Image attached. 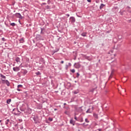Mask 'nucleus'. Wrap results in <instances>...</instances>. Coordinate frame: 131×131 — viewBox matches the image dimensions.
I'll return each instance as SVG.
<instances>
[{
	"mask_svg": "<svg viewBox=\"0 0 131 131\" xmlns=\"http://www.w3.org/2000/svg\"><path fill=\"white\" fill-rule=\"evenodd\" d=\"M63 105H66V103H64Z\"/></svg>",
	"mask_w": 131,
	"mask_h": 131,
	"instance_id": "8fccbe9b",
	"label": "nucleus"
},
{
	"mask_svg": "<svg viewBox=\"0 0 131 131\" xmlns=\"http://www.w3.org/2000/svg\"><path fill=\"white\" fill-rule=\"evenodd\" d=\"M83 58H85V59H86L87 60H88L89 61H91L92 58H90V57L89 56H86L85 55L83 56Z\"/></svg>",
	"mask_w": 131,
	"mask_h": 131,
	"instance_id": "6e6552de",
	"label": "nucleus"
},
{
	"mask_svg": "<svg viewBox=\"0 0 131 131\" xmlns=\"http://www.w3.org/2000/svg\"><path fill=\"white\" fill-rule=\"evenodd\" d=\"M64 114H66L67 115H69V112L67 111H66L64 112Z\"/></svg>",
	"mask_w": 131,
	"mask_h": 131,
	"instance_id": "412c9836",
	"label": "nucleus"
},
{
	"mask_svg": "<svg viewBox=\"0 0 131 131\" xmlns=\"http://www.w3.org/2000/svg\"><path fill=\"white\" fill-rule=\"evenodd\" d=\"M113 73V71L112 72V73H111V76H110V78H111V77H112L111 76H112Z\"/></svg>",
	"mask_w": 131,
	"mask_h": 131,
	"instance_id": "72a5a7b5",
	"label": "nucleus"
},
{
	"mask_svg": "<svg viewBox=\"0 0 131 131\" xmlns=\"http://www.w3.org/2000/svg\"><path fill=\"white\" fill-rule=\"evenodd\" d=\"M86 113H92V112H91V108H89L86 112Z\"/></svg>",
	"mask_w": 131,
	"mask_h": 131,
	"instance_id": "f3484780",
	"label": "nucleus"
},
{
	"mask_svg": "<svg viewBox=\"0 0 131 131\" xmlns=\"http://www.w3.org/2000/svg\"><path fill=\"white\" fill-rule=\"evenodd\" d=\"M33 119L35 122V123H37V119H38V118L37 117H34L33 118Z\"/></svg>",
	"mask_w": 131,
	"mask_h": 131,
	"instance_id": "0eeeda50",
	"label": "nucleus"
},
{
	"mask_svg": "<svg viewBox=\"0 0 131 131\" xmlns=\"http://www.w3.org/2000/svg\"><path fill=\"white\" fill-rule=\"evenodd\" d=\"M15 17L17 18H19V19H23L22 16L21 15V14L19 13H15Z\"/></svg>",
	"mask_w": 131,
	"mask_h": 131,
	"instance_id": "7ed1b4c3",
	"label": "nucleus"
},
{
	"mask_svg": "<svg viewBox=\"0 0 131 131\" xmlns=\"http://www.w3.org/2000/svg\"><path fill=\"white\" fill-rule=\"evenodd\" d=\"M117 1H120V0H117Z\"/></svg>",
	"mask_w": 131,
	"mask_h": 131,
	"instance_id": "603ef678",
	"label": "nucleus"
},
{
	"mask_svg": "<svg viewBox=\"0 0 131 131\" xmlns=\"http://www.w3.org/2000/svg\"><path fill=\"white\" fill-rule=\"evenodd\" d=\"M15 61H16V62H17V63L20 62V58H19V57H16V58H15Z\"/></svg>",
	"mask_w": 131,
	"mask_h": 131,
	"instance_id": "9d476101",
	"label": "nucleus"
},
{
	"mask_svg": "<svg viewBox=\"0 0 131 131\" xmlns=\"http://www.w3.org/2000/svg\"><path fill=\"white\" fill-rule=\"evenodd\" d=\"M93 116H94V117H95V118H98V114H94Z\"/></svg>",
	"mask_w": 131,
	"mask_h": 131,
	"instance_id": "6ab92c4d",
	"label": "nucleus"
},
{
	"mask_svg": "<svg viewBox=\"0 0 131 131\" xmlns=\"http://www.w3.org/2000/svg\"><path fill=\"white\" fill-rule=\"evenodd\" d=\"M84 123H83V125H84Z\"/></svg>",
	"mask_w": 131,
	"mask_h": 131,
	"instance_id": "864d4df0",
	"label": "nucleus"
},
{
	"mask_svg": "<svg viewBox=\"0 0 131 131\" xmlns=\"http://www.w3.org/2000/svg\"><path fill=\"white\" fill-rule=\"evenodd\" d=\"M13 71L17 72V71H19V70H20V68L18 67H14L13 68Z\"/></svg>",
	"mask_w": 131,
	"mask_h": 131,
	"instance_id": "39448f33",
	"label": "nucleus"
},
{
	"mask_svg": "<svg viewBox=\"0 0 131 131\" xmlns=\"http://www.w3.org/2000/svg\"><path fill=\"white\" fill-rule=\"evenodd\" d=\"M57 51H54L53 54H55V53H56Z\"/></svg>",
	"mask_w": 131,
	"mask_h": 131,
	"instance_id": "de8ad7c7",
	"label": "nucleus"
},
{
	"mask_svg": "<svg viewBox=\"0 0 131 131\" xmlns=\"http://www.w3.org/2000/svg\"><path fill=\"white\" fill-rule=\"evenodd\" d=\"M66 69H68V65H66Z\"/></svg>",
	"mask_w": 131,
	"mask_h": 131,
	"instance_id": "58836bf2",
	"label": "nucleus"
},
{
	"mask_svg": "<svg viewBox=\"0 0 131 131\" xmlns=\"http://www.w3.org/2000/svg\"><path fill=\"white\" fill-rule=\"evenodd\" d=\"M9 122H10V120L9 119H7L6 122H5V124L6 125H8V124H9Z\"/></svg>",
	"mask_w": 131,
	"mask_h": 131,
	"instance_id": "ddd939ff",
	"label": "nucleus"
},
{
	"mask_svg": "<svg viewBox=\"0 0 131 131\" xmlns=\"http://www.w3.org/2000/svg\"><path fill=\"white\" fill-rule=\"evenodd\" d=\"M42 5H47V3H42Z\"/></svg>",
	"mask_w": 131,
	"mask_h": 131,
	"instance_id": "37998d69",
	"label": "nucleus"
},
{
	"mask_svg": "<svg viewBox=\"0 0 131 131\" xmlns=\"http://www.w3.org/2000/svg\"><path fill=\"white\" fill-rule=\"evenodd\" d=\"M10 25L11 26H16V24H15V23H10Z\"/></svg>",
	"mask_w": 131,
	"mask_h": 131,
	"instance_id": "a211bd4d",
	"label": "nucleus"
},
{
	"mask_svg": "<svg viewBox=\"0 0 131 131\" xmlns=\"http://www.w3.org/2000/svg\"><path fill=\"white\" fill-rule=\"evenodd\" d=\"M2 40L3 41H6V39H5V38H2Z\"/></svg>",
	"mask_w": 131,
	"mask_h": 131,
	"instance_id": "7c9ffc66",
	"label": "nucleus"
},
{
	"mask_svg": "<svg viewBox=\"0 0 131 131\" xmlns=\"http://www.w3.org/2000/svg\"><path fill=\"white\" fill-rule=\"evenodd\" d=\"M80 64L79 63V62H77V63H75L74 64V67L75 68L78 69V68H80Z\"/></svg>",
	"mask_w": 131,
	"mask_h": 131,
	"instance_id": "20e7f679",
	"label": "nucleus"
},
{
	"mask_svg": "<svg viewBox=\"0 0 131 131\" xmlns=\"http://www.w3.org/2000/svg\"><path fill=\"white\" fill-rule=\"evenodd\" d=\"M98 130H99V131H102V129L99 128V129H98Z\"/></svg>",
	"mask_w": 131,
	"mask_h": 131,
	"instance_id": "79ce46f5",
	"label": "nucleus"
},
{
	"mask_svg": "<svg viewBox=\"0 0 131 131\" xmlns=\"http://www.w3.org/2000/svg\"><path fill=\"white\" fill-rule=\"evenodd\" d=\"M81 35L82 36H84V37L86 36V33L84 32V33H82V34H81Z\"/></svg>",
	"mask_w": 131,
	"mask_h": 131,
	"instance_id": "2eb2a0df",
	"label": "nucleus"
},
{
	"mask_svg": "<svg viewBox=\"0 0 131 131\" xmlns=\"http://www.w3.org/2000/svg\"><path fill=\"white\" fill-rule=\"evenodd\" d=\"M87 2H88V3H92V0H87Z\"/></svg>",
	"mask_w": 131,
	"mask_h": 131,
	"instance_id": "2f4dec72",
	"label": "nucleus"
},
{
	"mask_svg": "<svg viewBox=\"0 0 131 131\" xmlns=\"http://www.w3.org/2000/svg\"><path fill=\"white\" fill-rule=\"evenodd\" d=\"M85 122H86L87 123H89V122H90V121H89V120L88 119H85Z\"/></svg>",
	"mask_w": 131,
	"mask_h": 131,
	"instance_id": "b1692460",
	"label": "nucleus"
},
{
	"mask_svg": "<svg viewBox=\"0 0 131 131\" xmlns=\"http://www.w3.org/2000/svg\"><path fill=\"white\" fill-rule=\"evenodd\" d=\"M17 90L18 92H21V89L18 88Z\"/></svg>",
	"mask_w": 131,
	"mask_h": 131,
	"instance_id": "473e14b6",
	"label": "nucleus"
},
{
	"mask_svg": "<svg viewBox=\"0 0 131 131\" xmlns=\"http://www.w3.org/2000/svg\"><path fill=\"white\" fill-rule=\"evenodd\" d=\"M19 41L21 43H23L24 42V39L23 38H20Z\"/></svg>",
	"mask_w": 131,
	"mask_h": 131,
	"instance_id": "f8f14e48",
	"label": "nucleus"
},
{
	"mask_svg": "<svg viewBox=\"0 0 131 131\" xmlns=\"http://www.w3.org/2000/svg\"><path fill=\"white\" fill-rule=\"evenodd\" d=\"M66 16H68V17H70V15L67 14H66Z\"/></svg>",
	"mask_w": 131,
	"mask_h": 131,
	"instance_id": "ea45409f",
	"label": "nucleus"
},
{
	"mask_svg": "<svg viewBox=\"0 0 131 131\" xmlns=\"http://www.w3.org/2000/svg\"><path fill=\"white\" fill-rule=\"evenodd\" d=\"M70 123H71V124H73V125H75V123H74V121H73V120L71 119L70 120Z\"/></svg>",
	"mask_w": 131,
	"mask_h": 131,
	"instance_id": "9b49d317",
	"label": "nucleus"
},
{
	"mask_svg": "<svg viewBox=\"0 0 131 131\" xmlns=\"http://www.w3.org/2000/svg\"><path fill=\"white\" fill-rule=\"evenodd\" d=\"M42 28H41V32H40V33H42Z\"/></svg>",
	"mask_w": 131,
	"mask_h": 131,
	"instance_id": "e433bc0d",
	"label": "nucleus"
},
{
	"mask_svg": "<svg viewBox=\"0 0 131 131\" xmlns=\"http://www.w3.org/2000/svg\"><path fill=\"white\" fill-rule=\"evenodd\" d=\"M36 38L37 40H40V39H41V36L40 35H37Z\"/></svg>",
	"mask_w": 131,
	"mask_h": 131,
	"instance_id": "423d86ee",
	"label": "nucleus"
},
{
	"mask_svg": "<svg viewBox=\"0 0 131 131\" xmlns=\"http://www.w3.org/2000/svg\"><path fill=\"white\" fill-rule=\"evenodd\" d=\"M22 86H23V85L19 84V85H18L17 88L18 89H19V88H22Z\"/></svg>",
	"mask_w": 131,
	"mask_h": 131,
	"instance_id": "a878e982",
	"label": "nucleus"
},
{
	"mask_svg": "<svg viewBox=\"0 0 131 131\" xmlns=\"http://www.w3.org/2000/svg\"><path fill=\"white\" fill-rule=\"evenodd\" d=\"M0 76H1V77H2V78H3V79H6V77H5V76H4V75L1 74Z\"/></svg>",
	"mask_w": 131,
	"mask_h": 131,
	"instance_id": "4468645a",
	"label": "nucleus"
},
{
	"mask_svg": "<svg viewBox=\"0 0 131 131\" xmlns=\"http://www.w3.org/2000/svg\"><path fill=\"white\" fill-rule=\"evenodd\" d=\"M48 5H50V4H51V1L50 0L48 1Z\"/></svg>",
	"mask_w": 131,
	"mask_h": 131,
	"instance_id": "c756f323",
	"label": "nucleus"
},
{
	"mask_svg": "<svg viewBox=\"0 0 131 131\" xmlns=\"http://www.w3.org/2000/svg\"><path fill=\"white\" fill-rule=\"evenodd\" d=\"M78 93H79L78 90L74 92V94H75V95H76V94H78Z\"/></svg>",
	"mask_w": 131,
	"mask_h": 131,
	"instance_id": "4be33fe9",
	"label": "nucleus"
},
{
	"mask_svg": "<svg viewBox=\"0 0 131 131\" xmlns=\"http://www.w3.org/2000/svg\"><path fill=\"white\" fill-rule=\"evenodd\" d=\"M2 81L3 83H6V84H7V85L8 86H9L10 85V82H9V81H8V80L2 79Z\"/></svg>",
	"mask_w": 131,
	"mask_h": 131,
	"instance_id": "f257e3e1",
	"label": "nucleus"
},
{
	"mask_svg": "<svg viewBox=\"0 0 131 131\" xmlns=\"http://www.w3.org/2000/svg\"><path fill=\"white\" fill-rule=\"evenodd\" d=\"M94 109H95V107L92 106V110H94Z\"/></svg>",
	"mask_w": 131,
	"mask_h": 131,
	"instance_id": "4c0bfd02",
	"label": "nucleus"
},
{
	"mask_svg": "<svg viewBox=\"0 0 131 131\" xmlns=\"http://www.w3.org/2000/svg\"><path fill=\"white\" fill-rule=\"evenodd\" d=\"M104 7H105V5H104V4H101L100 6L99 9H100V10H102V9H103Z\"/></svg>",
	"mask_w": 131,
	"mask_h": 131,
	"instance_id": "1a4fd4ad",
	"label": "nucleus"
},
{
	"mask_svg": "<svg viewBox=\"0 0 131 131\" xmlns=\"http://www.w3.org/2000/svg\"><path fill=\"white\" fill-rule=\"evenodd\" d=\"M74 119H75V120H76L77 121H78V120L77 119V117H76V116H75Z\"/></svg>",
	"mask_w": 131,
	"mask_h": 131,
	"instance_id": "bb28decb",
	"label": "nucleus"
},
{
	"mask_svg": "<svg viewBox=\"0 0 131 131\" xmlns=\"http://www.w3.org/2000/svg\"><path fill=\"white\" fill-rule=\"evenodd\" d=\"M0 122H2V120H0Z\"/></svg>",
	"mask_w": 131,
	"mask_h": 131,
	"instance_id": "3c124183",
	"label": "nucleus"
},
{
	"mask_svg": "<svg viewBox=\"0 0 131 131\" xmlns=\"http://www.w3.org/2000/svg\"><path fill=\"white\" fill-rule=\"evenodd\" d=\"M45 8H46V9H47V10H49V9H51V6H49L48 5H47V6H46L45 7Z\"/></svg>",
	"mask_w": 131,
	"mask_h": 131,
	"instance_id": "aec40b11",
	"label": "nucleus"
},
{
	"mask_svg": "<svg viewBox=\"0 0 131 131\" xmlns=\"http://www.w3.org/2000/svg\"><path fill=\"white\" fill-rule=\"evenodd\" d=\"M111 53H113V50H111Z\"/></svg>",
	"mask_w": 131,
	"mask_h": 131,
	"instance_id": "a18cd8bd",
	"label": "nucleus"
},
{
	"mask_svg": "<svg viewBox=\"0 0 131 131\" xmlns=\"http://www.w3.org/2000/svg\"><path fill=\"white\" fill-rule=\"evenodd\" d=\"M60 63H61V64H63V63H64V61L62 60V61L60 62Z\"/></svg>",
	"mask_w": 131,
	"mask_h": 131,
	"instance_id": "c9c22d12",
	"label": "nucleus"
},
{
	"mask_svg": "<svg viewBox=\"0 0 131 131\" xmlns=\"http://www.w3.org/2000/svg\"><path fill=\"white\" fill-rule=\"evenodd\" d=\"M82 121H83V119L82 118L80 120V122H82Z\"/></svg>",
	"mask_w": 131,
	"mask_h": 131,
	"instance_id": "f704fd0d",
	"label": "nucleus"
},
{
	"mask_svg": "<svg viewBox=\"0 0 131 131\" xmlns=\"http://www.w3.org/2000/svg\"><path fill=\"white\" fill-rule=\"evenodd\" d=\"M57 110H58V109H57V108L54 109V111H57Z\"/></svg>",
	"mask_w": 131,
	"mask_h": 131,
	"instance_id": "c03bdc74",
	"label": "nucleus"
},
{
	"mask_svg": "<svg viewBox=\"0 0 131 131\" xmlns=\"http://www.w3.org/2000/svg\"><path fill=\"white\" fill-rule=\"evenodd\" d=\"M49 121H53V119L50 118L49 119Z\"/></svg>",
	"mask_w": 131,
	"mask_h": 131,
	"instance_id": "c85d7f7f",
	"label": "nucleus"
},
{
	"mask_svg": "<svg viewBox=\"0 0 131 131\" xmlns=\"http://www.w3.org/2000/svg\"><path fill=\"white\" fill-rule=\"evenodd\" d=\"M35 74H36V75H40V74H41L40 72H37Z\"/></svg>",
	"mask_w": 131,
	"mask_h": 131,
	"instance_id": "5701e85b",
	"label": "nucleus"
},
{
	"mask_svg": "<svg viewBox=\"0 0 131 131\" xmlns=\"http://www.w3.org/2000/svg\"><path fill=\"white\" fill-rule=\"evenodd\" d=\"M70 22L73 24V23H75V17H73V16H71L70 18Z\"/></svg>",
	"mask_w": 131,
	"mask_h": 131,
	"instance_id": "f03ea898",
	"label": "nucleus"
},
{
	"mask_svg": "<svg viewBox=\"0 0 131 131\" xmlns=\"http://www.w3.org/2000/svg\"><path fill=\"white\" fill-rule=\"evenodd\" d=\"M11 99H7V104H10L11 103Z\"/></svg>",
	"mask_w": 131,
	"mask_h": 131,
	"instance_id": "dca6fc26",
	"label": "nucleus"
},
{
	"mask_svg": "<svg viewBox=\"0 0 131 131\" xmlns=\"http://www.w3.org/2000/svg\"><path fill=\"white\" fill-rule=\"evenodd\" d=\"M69 66H71V63L69 62Z\"/></svg>",
	"mask_w": 131,
	"mask_h": 131,
	"instance_id": "a19ab883",
	"label": "nucleus"
},
{
	"mask_svg": "<svg viewBox=\"0 0 131 131\" xmlns=\"http://www.w3.org/2000/svg\"><path fill=\"white\" fill-rule=\"evenodd\" d=\"M71 72H72V73H74V72H75V70L72 69V70H71Z\"/></svg>",
	"mask_w": 131,
	"mask_h": 131,
	"instance_id": "393cba45",
	"label": "nucleus"
},
{
	"mask_svg": "<svg viewBox=\"0 0 131 131\" xmlns=\"http://www.w3.org/2000/svg\"><path fill=\"white\" fill-rule=\"evenodd\" d=\"M79 73H77V76H76V77H77V78H78V77H79Z\"/></svg>",
	"mask_w": 131,
	"mask_h": 131,
	"instance_id": "cd10ccee",
	"label": "nucleus"
},
{
	"mask_svg": "<svg viewBox=\"0 0 131 131\" xmlns=\"http://www.w3.org/2000/svg\"><path fill=\"white\" fill-rule=\"evenodd\" d=\"M13 111H15V108H14V109L13 110Z\"/></svg>",
	"mask_w": 131,
	"mask_h": 131,
	"instance_id": "09e8293b",
	"label": "nucleus"
},
{
	"mask_svg": "<svg viewBox=\"0 0 131 131\" xmlns=\"http://www.w3.org/2000/svg\"><path fill=\"white\" fill-rule=\"evenodd\" d=\"M76 115H77V114L76 113H75V116H76Z\"/></svg>",
	"mask_w": 131,
	"mask_h": 131,
	"instance_id": "49530a36",
	"label": "nucleus"
}]
</instances>
